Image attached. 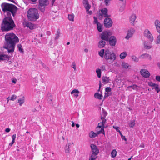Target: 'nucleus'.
Segmentation results:
<instances>
[{
	"label": "nucleus",
	"mask_w": 160,
	"mask_h": 160,
	"mask_svg": "<svg viewBox=\"0 0 160 160\" xmlns=\"http://www.w3.org/2000/svg\"><path fill=\"white\" fill-rule=\"evenodd\" d=\"M14 142H15L14 141H13L12 140L11 142L10 143H9V145L10 146H12V145L14 143Z\"/></svg>",
	"instance_id": "61"
},
{
	"label": "nucleus",
	"mask_w": 160,
	"mask_h": 160,
	"mask_svg": "<svg viewBox=\"0 0 160 160\" xmlns=\"http://www.w3.org/2000/svg\"><path fill=\"white\" fill-rule=\"evenodd\" d=\"M152 41H146L144 43V48L147 49H149L152 48L151 43Z\"/></svg>",
	"instance_id": "16"
},
{
	"label": "nucleus",
	"mask_w": 160,
	"mask_h": 160,
	"mask_svg": "<svg viewBox=\"0 0 160 160\" xmlns=\"http://www.w3.org/2000/svg\"><path fill=\"white\" fill-rule=\"evenodd\" d=\"M88 3V0H83V4L84 5L87 4Z\"/></svg>",
	"instance_id": "55"
},
{
	"label": "nucleus",
	"mask_w": 160,
	"mask_h": 160,
	"mask_svg": "<svg viewBox=\"0 0 160 160\" xmlns=\"http://www.w3.org/2000/svg\"><path fill=\"white\" fill-rule=\"evenodd\" d=\"M19 41H6L3 47L8 50V52H13L14 51L16 41L18 42Z\"/></svg>",
	"instance_id": "4"
},
{
	"label": "nucleus",
	"mask_w": 160,
	"mask_h": 160,
	"mask_svg": "<svg viewBox=\"0 0 160 160\" xmlns=\"http://www.w3.org/2000/svg\"><path fill=\"white\" fill-rule=\"evenodd\" d=\"M74 15L73 14L68 15V19L72 22L74 21Z\"/></svg>",
	"instance_id": "36"
},
{
	"label": "nucleus",
	"mask_w": 160,
	"mask_h": 160,
	"mask_svg": "<svg viewBox=\"0 0 160 160\" xmlns=\"http://www.w3.org/2000/svg\"><path fill=\"white\" fill-rule=\"evenodd\" d=\"M97 26L98 31L100 32H102V25L100 23H98Z\"/></svg>",
	"instance_id": "31"
},
{
	"label": "nucleus",
	"mask_w": 160,
	"mask_h": 160,
	"mask_svg": "<svg viewBox=\"0 0 160 160\" xmlns=\"http://www.w3.org/2000/svg\"><path fill=\"white\" fill-rule=\"evenodd\" d=\"M121 138L122 140H124L125 141H127V139L125 136L122 135V136H121Z\"/></svg>",
	"instance_id": "57"
},
{
	"label": "nucleus",
	"mask_w": 160,
	"mask_h": 160,
	"mask_svg": "<svg viewBox=\"0 0 160 160\" xmlns=\"http://www.w3.org/2000/svg\"><path fill=\"white\" fill-rule=\"evenodd\" d=\"M111 35V32L109 31L103 32L101 34V38L102 40H108V39L109 36ZM116 38L114 36H111L109 40H116Z\"/></svg>",
	"instance_id": "5"
},
{
	"label": "nucleus",
	"mask_w": 160,
	"mask_h": 160,
	"mask_svg": "<svg viewBox=\"0 0 160 160\" xmlns=\"http://www.w3.org/2000/svg\"><path fill=\"white\" fill-rule=\"evenodd\" d=\"M156 87L155 88V90L157 91V92H158L160 91V88L159 87L158 85L157 84L156 85Z\"/></svg>",
	"instance_id": "48"
},
{
	"label": "nucleus",
	"mask_w": 160,
	"mask_h": 160,
	"mask_svg": "<svg viewBox=\"0 0 160 160\" xmlns=\"http://www.w3.org/2000/svg\"><path fill=\"white\" fill-rule=\"evenodd\" d=\"M122 67L123 68L125 69H130L131 68L130 65H129L128 63L125 62H122Z\"/></svg>",
	"instance_id": "27"
},
{
	"label": "nucleus",
	"mask_w": 160,
	"mask_h": 160,
	"mask_svg": "<svg viewBox=\"0 0 160 160\" xmlns=\"http://www.w3.org/2000/svg\"><path fill=\"white\" fill-rule=\"evenodd\" d=\"M143 35L144 37L149 40H153V38L152 33L148 29H145L143 33Z\"/></svg>",
	"instance_id": "12"
},
{
	"label": "nucleus",
	"mask_w": 160,
	"mask_h": 160,
	"mask_svg": "<svg viewBox=\"0 0 160 160\" xmlns=\"http://www.w3.org/2000/svg\"><path fill=\"white\" fill-rule=\"evenodd\" d=\"M157 84H156L154 83H153L152 82H149L148 83V85L151 87H153V86H155V85H156Z\"/></svg>",
	"instance_id": "49"
},
{
	"label": "nucleus",
	"mask_w": 160,
	"mask_h": 160,
	"mask_svg": "<svg viewBox=\"0 0 160 160\" xmlns=\"http://www.w3.org/2000/svg\"><path fill=\"white\" fill-rule=\"evenodd\" d=\"M94 97L97 99L99 100H101L103 97L102 94L99 93L98 92H96L94 94Z\"/></svg>",
	"instance_id": "22"
},
{
	"label": "nucleus",
	"mask_w": 160,
	"mask_h": 160,
	"mask_svg": "<svg viewBox=\"0 0 160 160\" xmlns=\"http://www.w3.org/2000/svg\"><path fill=\"white\" fill-rule=\"evenodd\" d=\"M113 128L115 129L117 132H120V130H119V127L118 126H113Z\"/></svg>",
	"instance_id": "50"
},
{
	"label": "nucleus",
	"mask_w": 160,
	"mask_h": 160,
	"mask_svg": "<svg viewBox=\"0 0 160 160\" xmlns=\"http://www.w3.org/2000/svg\"><path fill=\"white\" fill-rule=\"evenodd\" d=\"M155 43L156 44H160V41H155Z\"/></svg>",
	"instance_id": "62"
},
{
	"label": "nucleus",
	"mask_w": 160,
	"mask_h": 160,
	"mask_svg": "<svg viewBox=\"0 0 160 160\" xmlns=\"http://www.w3.org/2000/svg\"><path fill=\"white\" fill-rule=\"evenodd\" d=\"M134 30L133 29H131L128 31V33L125 37V38L127 39H128L132 37L134 32Z\"/></svg>",
	"instance_id": "18"
},
{
	"label": "nucleus",
	"mask_w": 160,
	"mask_h": 160,
	"mask_svg": "<svg viewBox=\"0 0 160 160\" xmlns=\"http://www.w3.org/2000/svg\"><path fill=\"white\" fill-rule=\"evenodd\" d=\"M105 54L104 50V49H102L99 52V55L102 57H103L104 54Z\"/></svg>",
	"instance_id": "38"
},
{
	"label": "nucleus",
	"mask_w": 160,
	"mask_h": 160,
	"mask_svg": "<svg viewBox=\"0 0 160 160\" xmlns=\"http://www.w3.org/2000/svg\"><path fill=\"white\" fill-rule=\"evenodd\" d=\"M88 49L87 48H86L84 49V51L86 52H88Z\"/></svg>",
	"instance_id": "64"
},
{
	"label": "nucleus",
	"mask_w": 160,
	"mask_h": 160,
	"mask_svg": "<svg viewBox=\"0 0 160 160\" xmlns=\"http://www.w3.org/2000/svg\"><path fill=\"white\" fill-rule=\"evenodd\" d=\"M110 17H106L104 20V25L106 28H109L112 25V21Z\"/></svg>",
	"instance_id": "8"
},
{
	"label": "nucleus",
	"mask_w": 160,
	"mask_h": 160,
	"mask_svg": "<svg viewBox=\"0 0 160 160\" xmlns=\"http://www.w3.org/2000/svg\"><path fill=\"white\" fill-rule=\"evenodd\" d=\"M128 53L126 52H124L121 53L120 55V58L122 59H124L127 55Z\"/></svg>",
	"instance_id": "26"
},
{
	"label": "nucleus",
	"mask_w": 160,
	"mask_h": 160,
	"mask_svg": "<svg viewBox=\"0 0 160 160\" xmlns=\"http://www.w3.org/2000/svg\"><path fill=\"white\" fill-rule=\"evenodd\" d=\"M135 124V122L134 121H132L130 122L129 124V127L131 128H133Z\"/></svg>",
	"instance_id": "42"
},
{
	"label": "nucleus",
	"mask_w": 160,
	"mask_h": 160,
	"mask_svg": "<svg viewBox=\"0 0 160 160\" xmlns=\"http://www.w3.org/2000/svg\"><path fill=\"white\" fill-rule=\"evenodd\" d=\"M140 58H141L142 59L148 58L149 60H151L152 59L151 56L146 53L141 55L140 56Z\"/></svg>",
	"instance_id": "19"
},
{
	"label": "nucleus",
	"mask_w": 160,
	"mask_h": 160,
	"mask_svg": "<svg viewBox=\"0 0 160 160\" xmlns=\"http://www.w3.org/2000/svg\"><path fill=\"white\" fill-rule=\"evenodd\" d=\"M28 17L31 21H35L39 17V14L37 10L35 8H31L28 12Z\"/></svg>",
	"instance_id": "3"
},
{
	"label": "nucleus",
	"mask_w": 160,
	"mask_h": 160,
	"mask_svg": "<svg viewBox=\"0 0 160 160\" xmlns=\"http://www.w3.org/2000/svg\"><path fill=\"white\" fill-rule=\"evenodd\" d=\"M97 158V156L91 154V156L90 157L89 160H95Z\"/></svg>",
	"instance_id": "39"
},
{
	"label": "nucleus",
	"mask_w": 160,
	"mask_h": 160,
	"mask_svg": "<svg viewBox=\"0 0 160 160\" xmlns=\"http://www.w3.org/2000/svg\"><path fill=\"white\" fill-rule=\"evenodd\" d=\"M101 119L102 121V122H101L102 124L104 125V124L106 121V120L104 117H101Z\"/></svg>",
	"instance_id": "45"
},
{
	"label": "nucleus",
	"mask_w": 160,
	"mask_h": 160,
	"mask_svg": "<svg viewBox=\"0 0 160 160\" xmlns=\"http://www.w3.org/2000/svg\"><path fill=\"white\" fill-rule=\"evenodd\" d=\"M130 88L133 90H136L137 89V86L136 85L134 84L132 86H129L128 87V88L129 90H130Z\"/></svg>",
	"instance_id": "37"
},
{
	"label": "nucleus",
	"mask_w": 160,
	"mask_h": 160,
	"mask_svg": "<svg viewBox=\"0 0 160 160\" xmlns=\"http://www.w3.org/2000/svg\"><path fill=\"white\" fill-rule=\"evenodd\" d=\"M5 38V40H18V37L13 33L7 34Z\"/></svg>",
	"instance_id": "10"
},
{
	"label": "nucleus",
	"mask_w": 160,
	"mask_h": 160,
	"mask_svg": "<svg viewBox=\"0 0 160 160\" xmlns=\"http://www.w3.org/2000/svg\"><path fill=\"white\" fill-rule=\"evenodd\" d=\"M16 98H17L16 96L14 95H13L10 98L9 97H8L7 98V99H8L7 102L8 103V102L9 100H12V101L14 100Z\"/></svg>",
	"instance_id": "33"
},
{
	"label": "nucleus",
	"mask_w": 160,
	"mask_h": 160,
	"mask_svg": "<svg viewBox=\"0 0 160 160\" xmlns=\"http://www.w3.org/2000/svg\"><path fill=\"white\" fill-rule=\"evenodd\" d=\"M154 25L157 32L160 33V21L158 19L156 20L154 22ZM157 40H160V34L157 38Z\"/></svg>",
	"instance_id": "13"
},
{
	"label": "nucleus",
	"mask_w": 160,
	"mask_h": 160,
	"mask_svg": "<svg viewBox=\"0 0 160 160\" xmlns=\"http://www.w3.org/2000/svg\"><path fill=\"white\" fill-rule=\"evenodd\" d=\"M14 22L11 18L6 17L3 20L1 29L2 31H9L12 30L15 27Z\"/></svg>",
	"instance_id": "1"
},
{
	"label": "nucleus",
	"mask_w": 160,
	"mask_h": 160,
	"mask_svg": "<svg viewBox=\"0 0 160 160\" xmlns=\"http://www.w3.org/2000/svg\"><path fill=\"white\" fill-rule=\"evenodd\" d=\"M109 43L110 46H114L116 43V41H108Z\"/></svg>",
	"instance_id": "35"
},
{
	"label": "nucleus",
	"mask_w": 160,
	"mask_h": 160,
	"mask_svg": "<svg viewBox=\"0 0 160 160\" xmlns=\"http://www.w3.org/2000/svg\"><path fill=\"white\" fill-rule=\"evenodd\" d=\"M41 63L43 68H44L48 71L50 70L48 66H47L46 65H45L44 63L42 62H41Z\"/></svg>",
	"instance_id": "44"
},
{
	"label": "nucleus",
	"mask_w": 160,
	"mask_h": 160,
	"mask_svg": "<svg viewBox=\"0 0 160 160\" xmlns=\"http://www.w3.org/2000/svg\"><path fill=\"white\" fill-rule=\"evenodd\" d=\"M105 91L108 92H111V88L110 87H107L105 88Z\"/></svg>",
	"instance_id": "51"
},
{
	"label": "nucleus",
	"mask_w": 160,
	"mask_h": 160,
	"mask_svg": "<svg viewBox=\"0 0 160 160\" xmlns=\"http://www.w3.org/2000/svg\"><path fill=\"white\" fill-rule=\"evenodd\" d=\"M17 47L18 49V51L21 52H23V50L22 45L20 44H19L17 45Z\"/></svg>",
	"instance_id": "34"
},
{
	"label": "nucleus",
	"mask_w": 160,
	"mask_h": 160,
	"mask_svg": "<svg viewBox=\"0 0 160 160\" xmlns=\"http://www.w3.org/2000/svg\"><path fill=\"white\" fill-rule=\"evenodd\" d=\"M155 79L158 81L160 82V76H156Z\"/></svg>",
	"instance_id": "54"
},
{
	"label": "nucleus",
	"mask_w": 160,
	"mask_h": 160,
	"mask_svg": "<svg viewBox=\"0 0 160 160\" xmlns=\"http://www.w3.org/2000/svg\"><path fill=\"white\" fill-rule=\"evenodd\" d=\"M60 34V32L59 31H57V34L56 35V36L55 38L56 39H58V38L59 37Z\"/></svg>",
	"instance_id": "52"
},
{
	"label": "nucleus",
	"mask_w": 160,
	"mask_h": 160,
	"mask_svg": "<svg viewBox=\"0 0 160 160\" xmlns=\"http://www.w3.org/2000/svg\"><path fill=\"white\" fill-rule=\"evenodd\" d=\"M117 152L115 149L113 150L111 152V156L113 158L116 157Z\"/></svg>",
	"instance_id": "32"
},
{
	"label": "nucleus",
	"mask_w": 160,
	"mask_h": 160,
	"mask_svg": "<svg viewBox=\"0 0 160 160\" xmlns=\"http://www.w3.org/2000/svg\"><path fill=\"white\" fill-rule=\"evenodd\" d=\"M10 58V57L6 54H0V61L4 60H9Z\"/></svg>",
	"instance_id": "17"
},
{
	"label": "nucleus",
	"mask_w": 160,
	"mask_h": 160,
	"mask_svg": "<svg viewBox=\"0 0 160 160\" xmlns=\"http://www.w3.org/2000/svg\"><path fill=\"white\" fill-rule=\"evenodd\" d=\"M100 68L101 69V70H102V71H105L106 70V68L105 67L104 65H102L100 67Z\"/></svg>",
	"instance_id": "53"
},
{
	"label": "nucleus",
	"mask_w": 160,
	"mask_h": 160,
	"mask_svg": "<svg viewBox=\"0 0 160 160\" xmlns=\"http://www.w3.org/2000/svg\"><path fill=\"white\" fill-rule=\"evenodd\" d=\"M70 145V143H68L66 145L65 147V152L66 153H69V146Z\"/></svg>",
	"instance_id": "28"
},
{
	"label": "nucleus",
	"mask_w": 160,
	"mask_h": 160,
	"mask_svg": "<svg viewBox=\"0 0 160 160\" xmlns=\"http://www.w3.org/2000/svg\"><path fill=\"white\" fill-rule=\"evenodd\" d=\"M18 102L19 103L20 106H21L22 104L24 102V100H22L21 99H19L18 100Z\"/></svg>",
	"instance_id": "47"
},
{
	"label": "nucleus",
	"mask_w": 160,
	"mask_h": 160,
	"mask_svg": "<svg viewBox=\"0 0 160 160\" xmlns=\"http://www.w3.org/2000/svg\"><path fill=\"white\" fill-rule=\"evenodd\" d=\"M49 4L48 0H39L38 9L42 12L45 10V7Z\"/></svg>",
	"instance_id": "6"
},
{
	"label": "nucleus",
	"mask_w": 160,
	"mask_h": 160,
	"mask_svg": "<svg viewBox=\"0 0 160 160\" xmlns=\"http://www.w3.org/2000/svg\"><path fill=\"white\" fill-rule=\"evenodd\" d=\"M84 5V6L86 9V11L87 12L88 11H89V9H90V8L91 7L90 5H89V4L88 3L87 4Z\"/></svg>",
	"instance_id": "41"
},
{
	"label": "nucleus",
	"mask_w": 160,
	"mask_h": 160,
	"mask_svg": "<svg viewBox=\"0 0 160 160\" xmlns=\"http://www.w3.org/2000/svg\"><path fill=\"white\" fill-rule=\"evenodd\" d=\"M132 58L134 62H138L139 61V58L135 55L132 56Z\"/></svg>",
	"instance_id": "40"
},
{
	"label": "nucleus",
	"mask_w": 160,
	"mask_h": 160,
	"mask_svg": "<svg viewBox=\"0 0 160 160\" xmlns=\"http://www.w3.org/2000/svg\"><path fill=\"white\" fill-rule=\"evenodd\" d=\"M140 147L142 148H144V145L143 144H141L140 145Z\"/></svg>",
	"instance_id": "63"
},
{
	"label": "nucleus",
	"mask_w": 160,
	"mask_h": 160,
	"mask_svg": "<svg viewBox=\"0 0 160 160\" xmlns=\"http://www.w3.org/2000/svg\"><path fill=\"white\" fill-rule=\"evenodd\" d=\"M102 81L105 84L108 83L109 82L110 79L109 77L106 76H103L102 78Z\"/></svg>",
	"instance_id": "20"
},
{
	"label": "nucleus",
	"mask_w": 160,
	"mask_h": 160,
	"mask_svg": "<svg viewBox=\"0 0 160 160\" xmlns=\"http://www.w3.org/2000/svg\"><path fill=\"white\" fill-rule=\"evenodd\" d=\"M2 11L4 12H9L13 17L15 15L17 11V7L14 5L6 3H2L1 5Z\"/></svg>",
	"instance_id": "2"
},
{
	"label": "nucleus",
	"mask_w": 160,
	"mask_h": 160,
	"mask_svg": "<svg viewBox=\"0 0 160 160\" xmlns=\"http://www.w3.org/2000/svg\"><path fill=\"white\" fill-rule=\"evenodd\" d=\"M16 134H14L12 136V141H15V140L16 138Z\"/></svg>",
	"instance_id": "56"
},
{
	"label": "nucleus",
	"mask_w": 160,
	"mask_h": 160,
	"mask_svg": "<svg viewBox=\"0 0 160 160\" xmlns=\"http://www.w3.org/2000/svg\"><path fill=\"white\" fill-rule=\"evenodd\" d=\"M136 18V16L134 14H132L131 16L130 20L131 23L133 25H134V22Z\"/></svg>",
	"instance_id": "21"
},
{
	"label": "nucleus",
	"mask_w": 160,
	"mask_h": 160,
	"mask_svg": "<svg viewBox=\"0 0 160 160\" xmlns=\"http://www.w3.org/2000/svg\"><path fill=\"white\" fill-rule=\"evenodd\" d=\"M10 129L9 128H7L5 130V131L6 132H10Z\"/></svg>",
	"instance_id": "58"
},
{
	"label": "nucleus",
	"mask_w": 160,
	"mask_h": 160,
	"mask_svg": "<svg viewBox=\"0 0 160 160\" xmlns=\"http://www.w3.org/2000/svg\"><path fill=\"white\" fill-rule=\"evenodd\" d=\"M93 18H94V21H93L94 24H96L97 25V23H100L99 22H98L97 18L96 17H94Z\"/></svg>",
	"instance_id": "46"
},
{
	"label": "nucleus",
	"mask_w": 160,
	"mask_h": 160,
	"mask_svg": "<svg viewBox=\"0 0 160 160\" xmlns=\"http://www.w3.org/2000/svg\"><path fill=\"white\" fill-rule=\"evenodd\" d=\"M12 82L14 83L15 84L17 82V79H13L12 80Z\"/></svg>",
	"instance_id": "60"
},
{
	"label": "nucleus",
	"mask_w": 160,
	"mask_h": 160,
	"mask_svg": "<svg viewBox=\"0 0 160 160\" xmlns=\"http://www.w3.org/2000/svg\"><path fill=\"white\" fill-rule=\"evenodd\" d=\"M90 147L92 152L91 154L97 156L99 153V149L95 145L92 144H91Z\"/></svg>",
	"instance_id": "11"
},
{
	"label": "nucleus",
	"mask_w": 160,
	"mask_h": 160,
	"mask_svg": "<svg viewBox=\"0 0 160 160\" xmlns=\"http://www.w3.org/2000/svg\"><path fill=\"white\" fill-rule=\"evenodd\" d=\"M98 134L97 132H94L92 131L89 133V136L92 138H94Z\"/></svg>",
	"instance_id": "24"
},
{
	"label": "nucleus",
	"mask_w": 160,
	"mask_h": 160,
	"mask_svg": "<svg viewBox=\"0 0 160 160\" xmlns=\"http://www.w3.org/2000/svg\"><path fill=\"white\" fill-rule=\"evenodd\" d=\"M103 115L104 117H106L107 115V112L105 111H103Z\"/></svg>",
	"instance_id": "59"
},
{
	"label": "nucleus",
	"mask_w": 160,
	"mask_h": 160,
	"mask_svg": "<svg viewBox=\"0 0 160 160\" xmlns=\"http://www.w3.org/2000/svg\"><path fill=\"white\" fill-rule=\"evenodd\" d=\"M106 44L105 41H100L98 43V47L100 48H102L104 47Z\"/></svg>",
	"instance_id": "23"
},
{
	"label": "nucleus",
	"mask_w": 160,
	"mask_h": 160,
	"mask_svg": "<svg viewBox=\"0 0 160 160\" xmlns=\"http://www.w3.org/2000/svg\"><path fill=\"white\" fill-rule=\"evenodd\" d=\"M79 93V91L76 89L73 90L71 92V94H74V95L75 97H78V93Z\"/></svg>",
	"instance_id": "25"
},
{
	"label": "nucleus",
	"mask_w": 160,
	"mask_h": 160,
	"mask_svg": "<svg viewBox=\"0 0 160 160\" xmlns=\"http://www.w3.org/2000/svg\"><path fill=\"white\" fill-rule=\"evenodd\" d=\"M101 13H100L98 15V18L100 19H102L103 17H110V15H108V9L106 8H104L101 10Z\"/></svg>",
	"instance_id": "9"
},
{
	"label": "nucleus",
	"mask_w": 160,
	"mask_h": 160,
	"mask_svg": "<svg viewBox=\"0 0 160 160\" xmlns=\"http://www.w3.org/2000/svg\"><path fill=\"white\" fill-rule=\"evenodd\" d=\"M104 58L107 60L110 59L114 60L116 58L115 55L111 52L109 50H106L105 52Z\"/></svg>",
	"instance_id": "7"
},
{
	"label": "nucleus",
	"mask_w": 160,
	"mask_h": 160,
	"mask_svg": "<svg viewBox=\"0 0 160 160\" xmlns=\"http://www.w3.org/2000/svg\"><path fill=\"white\" fill-rule=\"evenodd\" d=\"M96 72L97 74V77L98 78H100L101 77V69L98 68L96 70Z\"/></svg>",
	"instance_id": "30"
},
{
	"label": "nucleus",
	"mask_w": 160,
	"mask_h": 160,
	"mask_svg": "<svg viewBox=\"0 0 160 160\" xmlns=\"http://www.w3.org/2000/svg\"><path fill=\"white\" fill-rule=\"evenodd\" d=\"M141 75L145 78H148L150 75L149 72L145 69H142L140 71Z\"/></svg>",
	"instance_id": "14"
},
{
	"label": "nucleus",
	"mask_w": 160,
	"mask_h": 160,
	"mask_svg": "<svg viewBox=\"0 0 160 160\" xmlns=\"http://www.w3.org/2000/svg\"><path fill=\"white\" fill-rule=\"evenodd\" d=\"M71 67L74 69V71H76V63L75 62H72Z\"/></svg>",
	"instance_id": "43"
},
{
	"label": "nucleus",
	"mask_w": 160,
	"mask_h": 160,
	"mask_svg": "<svg viewBox=\"0 0 160 160\" xmlns=\"http://www.w3.org/2000/svg\"><path fill=\"white\" fill-rule=\"evenodd\" d=\"M26 26L31 29H34V25L30 22H27Z\"/></svg>",
	"instance_id": "29"
},
{
	"label": "nucleus",
	"mask_w": 160,
	"mask_h": 160,
	"mask_svg": "<svg viewBox=\"0 0 160 160\" xmlns=\"http://www.w3.org/2000/svg\"><path fill=\"white\" fill-rule=\"evenodd\" d=\"M104 125L102 124L101 122L98 123V126L97 127V128H99L100 130L97 132V134H99L101 133H102L103 134H105L104 128Z\"/></svg>",
	"instance_id": "15"
}]
</instances>
